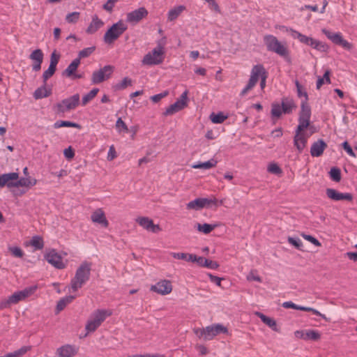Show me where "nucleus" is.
Segmentation results:
<instances>
[{"label":"nucleus","mask_w":357,"mask_h":357,"mask_svg":"<svg viewBox=\"0 0 357 357\" xmlns=\"http://www.w3.org/2000/svg\"><path fill=\"white\" fill-rule=\"evenodd\" d=\"M304 100L301 101V112L299 116L310 118L311 116V109L307 103L308 95L307 92L303 93Z\"/></svg>","instance_id":"393cba45"},{"label":"nucleus","mask_w":357,"mask_h":357,"mask_svg":"<svg viewBox=\"0 0 357 357\" xmlns=\"http://www.w3.org/2000/svg\"><path fill=\"white\" fill-rule=\"evenodd\" d=\"M50 95V91L47 90L45 84L43 86L38 88L33 93V97L36 100L48 97Z\"/></svg>","instance_id":"58836bf2"},{"label":"nucleus","mask_w":357,"mask_h":357,"mask_svg":"<svg viewBox=\"0 0 357 357\" xmlns=\"http://www.w3.org/2000/svg\"><path fill=\"white\" fill-rule=\"evenodd\" d=\"M326 148V143L321 139H318L312 144L310 154L312 157H319Z\"/></svg>","instance_id":"4be33fe9"},{"label":"nucleus","mask_w":357,"mask_h":357,"mask_svg":"<svg viewBox=\"0 0 357 357\" xmlns=\"http://www.w3.org/2000/svg\"><path fill=\"white\" fill-rule=\"evenodd\" d=\"M91 266L90 263L84 261L77 269L75 277L70 282L71 289L73 291L81 288L89 280Z\"/></svg>","instance_id":"7ed1b4c3"},{"label":"nucleus","mask_w":357,"mask_h":357,"mask_svg":"<svg viewBox=\"0 0 357 357\" xmlns=\"http://www.w3.org/2000/svg\"><path fill=\"white\" fill-rule=\"evenodd\" d=\"M45 259L52 264L53 266L58 269L65 268V264L62 261V257L59 255L55 250H52L45 255Z\"/></svg>","instance_id":"4468645a"},{"label":"nucleus","mask_w":357,"mask_h":357,"mask_svg":"<svg viewBox=\"0 0 357 357\" xmlns=\"http://www.w3.org/2000/svg\"><path fill=\"white\" fill-rule=\"evenodd\" d=\"M79 15L80 14L79 12H73V13H68L66 15V20L68 23H75L78 21Z\"/></svg>","instance_id":"603ef678"},{"label":"nucleus","mask_w":357,"mask_h":357,"mask_svg":"<svg viewBox=\"0 0 357 357\" xmlns=\"http://www.w3.org/2000/svg\"><path fill=\"white\" fill-rule=\"evenodd\" d=\"M104 24V22L95 15L92 17V21L87 27L86 32L89 34H93L96 33L100 28Z\"/></svg>","instance_id":"a878e982"},{"label":"nucleus","mask_w":357,"mask_h":357,"mask_svg":"<svg viewBox=\"0 0 357 357\" xmlns=\"http://www.w3.org/2000/svg\"><path fill=\"white\" fill-rule=\"evenodd\" d=\"M195 334L204 340H211L220 333H227V328L222 324H213L203 328H194Z\"/></svg>","instance_id":"20e7f679"},{"label":"nucleus","mask_w":357,"mask_h":357,"mask_svg":"<svg viewBox=\"0 0 357 357\" xmlns=\"http://www.w3.org/2000/svg\"><path fill=\"white\" fill-rule=\"evenodd\" d=\"M37 181L36 178H31L30 177H22L17 178L15 181V188L18 187H31L36 184Z\"/></svg>","instance_id":"c85d7f7f"},{"label":"nucleus","mask_w":357,"mask_h":357,"mask_svg":"<svg viewBox=\"0 0 357 357\" xmlns=\"http://www.w3.org/2000/svg\"><path fill=\"white\" fill-rule=\"evenodd\" d=\"M310 118L298 117V125L296 128V132H302L305 128L310 126Z\"/></svg>","instance_id":"ea45409f"},{"label":"nucleus","mask_w":357,"mask_h":357,"mask_svg":"<svg viewBox=\"0 0 357 357\" xmlns=\"http://www.w3.org/2000/svg\"><path fill=\"white\" fill-rule=\"evenodd\" d=\"M76 353L75 347L70 344L62 346L58 349L59 357H73Z\"/></svg>","instance_id":"bb28decb"},{"label":"nucleus","mask_w":357,"mask_h":357,"mask_svg":"<svg viewBox=\"0 0 357 357\" xmlns=\"http://www.w3.org/2000/svg\"><path fill=\"white\" fill-rule=\"evenodd\" d=\"M281 107L284 114H290L292 110L296 107L293 99L289 98H283L282 99Z\"/></svg>","instance_id":"cd10ccee"},{"label":"nucleus","mask_w":357,"mask_h":357,"mask_svg":"<svg viewBox=\"0 0 357 357\" xmlns=\"http://www.w3.org/2000/svg\"><path fill=\"white\" fill-rule=\"evenodd\" d=\"M19 178V174L17 172H10L0 174V188L5 186L8 188L15 187V181Z\"/></svg>","instance_id":"a211bd4d"},{"label":"nucleus","mask_w":357,"mask_h":357,"mask_svg":"<svg viewBox=\"0 0 357 357\" xmlns=\"http://www.w3.org/2000/svg\"><path fill=\"white\" fill-rule=\"evenodd\" d=\"M331 178L335 181L339 182L341 180V171L338 167H332L329 172Z\"/></svg>","instance_id":"de8ad7c7"},{"label":"nucleus","mask_w":357,"mask_h":357,"mask_svg":"<svg viewBox=\"0 0 357 357\" xmlns=\"http://www.w3.org/2000/svg\"><path fill=\"white\" fill-rule=\"evenodd\" d=\"M30 244L36 250H41L44 247L43 240L39 236H33L30 241Z\"/></svg>","instance_id":"c03bdc74"},{"label":"nucleus","mask_w":357,"mask_h":357,"mask_svg":"<svg viewBox=\"0 0 357 357\" xmlns=\"http://www.w3.org/2000/svg\"><path fill=\"white\" fill-rule=\"evenodd\" d=\"M172 290V285L169 280H163L151 287V291L161 295H167Z\"/></svg>","instance_id":"dca6fc26"},{"label":"nucleus","mask_w":357,"mask_h":357,"mask_svg":"<svg viewBox=\"0 0 357 357\" xmlns=\"http://www.w3.org/2000/svg\"><path fill=\"white\" fill-rule=\"evenodd\" d=\"M291 36L293 38H297L301 43L309 46L310 43L312 39L311 37L303 35V34L301 33L300 32L295 31V30L291 29Z\"/></svg>","instance_id":"f704fd0d"},{"label":"nucleus","mask_w":357,"mask_h":357,"mask_svg":"<svg viewBox=\"0 0 357 357\" xmlns=\"http://www.w3.org/2000/svg\"><path fill=\"white\" fill-rule=\"evenodd\" d=\"M169 94L168 91H165L162 93L151 96L150 99L154 102H158L162 98L167 96Z\"/></svg>","instance_id":"4d7b16f0"},{"label":"nucleus","mask_w":357,"mask_h":357,"mask_svg":"<svg viewBox=\"0 0 357 357\" xmlns=\"http://www.w3.org/2000/svg\"><path fill=\"white\" fill-rule=\"evenodd\" d=\"M302 236L305 240H307V241H310V243H312L313 245H314L316 246H321V243L317 238L313 237L312 236L303 234Z\"/></svg>","instance_id":"052dcab7"},{"label":"nucleus","mask_w":357,"mask_h":357,"mask_svg":"<svg viewBox=\"0 0 357 357\" xmlns=\"http://www.w3.org/2000/svg\"><path fill=\"white\" fill-rule=\"evenodd\" d=\"M209 5L211 9L214 10L217 13H220V9L218 4L215 0H205Z\"/></svg>","instance_id":"69168bd1"},{"label":"nucleus","mask_w":357,"mask_h":357,"mask_svg":"<svg viewBox=\"0 0 357 357\" xmlns=\"http://www.w3.org/2000/svg\"><path fill=\"white\" fill-rule=\"evenodd\" d=\"M212 206H218V201L216 198H197L186 204L188 210L199 211L204 208H210Z\"/></svg>","instance_id":"1a4fd4ad"},{"label":"nucleus","mask_w":357,"mask_h":357,"mask_svg":"<svg viewBox=\"0 0 357 357\" xmlns=\"http://www.w3.org/2000/svg\"><path fill=\"white\" fill-rule=\"evenodd\" d=\"M271 113L273 118L279 119L283 113L281 105L278 103H273Z\"/></svg>","instance_id":"49530a36"},{"label":"nucleus","mask_w":357,"mask_h":357,"mask_svg":"<svg viewBox=\"0 0 357 357\" xmlns=\"http://www.w3.org/2000/svg\"><path fill=\"white\" fill-rule=\"evenodd\" d=\"M264 42L268 51L275 52L284 57L288 62H290V57L287 48L282 45L275 36L266 35L264 37Z\"/></svg>","instance_id":"423d86ee"},{"label":"nucleus","mask_w":357,"mask_h":357,"mask_svg":"<svg viewBox=\"0 0 357 357\" xmlns=\"http://www.w3.org/2000/svg\"><path fill=\"white\" fill-rule=\"evenodd\" d=\"M282 307L284 308H292L298 310L305 311V312H312L314 314L320 316L322 319L328 321V318L321 312H319L316 309L310 307H304L301 305H298L294 303L291 301H287L282 303Z\"/></svg>","instance_id":"aec40b11"},{"label":"nucleus","mask_w":357,"mask_h":357,"mask_svg":"<svg viewBox=\"0 0 357 357\" xmlns=\"http://www.w3.org/2000/svg\"><path fill=\"white\" fill-rule=\"evenodd\" d=\"M261 78L260 86L263 89L266 86L267 78V72L261 64H257L252 67L250 77L245 87L241 91V96H244L247 93L252 89L257 83L259 78Z\"/></svg>","instance_id":"f257e3e1"},{"label":"nucleus","mask_w":357,"mask_h":357,"mask_svg":"<svg viewBox=\"0 0 357 357\" xmlns=\"http://www.w3.org/2000/svg\"><path fill=\"white\" fill-rule=\"evenodd\" d=\"M56 68L49 66L47 70L44 71L43 74V83L46 85L47 80L50 78L55 73Z\"/></svg>","instance_id":"3c124183"},{"label":"nucleus","mask_w":357,"mask_h":357,"mask_svg":"<svg viewBox=\"0 0 357 357\" xmlns=\"http://www.w3.org/2000/svg\"><path fill=\"white\" fill-rule=\"evenodd\" d=\"M128 29L127 25L121 20L114 24L105 33L104 41L107 44L114 43Z\"/></svg>","instance_id":"6e6552de"},{"label":"nucleus","mask_w":357,"mask_h":357,"mask_svg":"<svg viewBox=\"0 0 357 357\" xmlns=\"http://www.w3.org/2000/svg\"><path fill=\"white\" fill-rule=\"evenodd\" d=\"M9 250L14 257L21 258L24 255L23 251L19 247H10Z\"/></svg>","instance_id":"13d9d810"},{"label":"nucleus","mask_w":357,"mask_h":357,"mask_svg":"<svg viewBox=\"0 0 357 357\" xmlns=\"http://www.w3.org/2000/svg\"><path fill=\"white\" fill-rule=\"evenodd\" d=\"M31 349L30 347L24 346L22 347L20 349L6 354L5 356H0V357H22L24 356L29 349Z\"/></svg>","instance_id":"a19ab883"},{"label":"nucleus","mask_w":357,"mask_h":357,"mask_svg":"<svg viewBox=\"0 0 357 357\" xmlns=\"http://www.w3.org/2000/svg\"><path fill=\"white\" fill-rule=\"evenodd\" d=\"M99 89L98 88H94L91 91H90L87 94L84 95L82 100V105H86L89 101L93 99L97 93H98Z\"/></svg>","instance_id":"79ce46f5"},{"label":"nucleus","mask_w":357,"mask_h":357,"mask_svg":"<svg viewBox=\"0 0 357 357\" xmlns=\"http://www.w3.org/2000/svg\"><path fill=\"white\" fill-rule=\"evenodd\" d=\"M255 314L261 319V320L265 324H266L267 326H268L270 328H272V330H273L274 331H279V329L277 327V324H276V321L272 319V318H270L267 316H266L265 314H264L263 313L261 312H255Z\"/></svg>","instance_id":"c756f323"},{"label":"nucleus","mask_w":357,"mask_h":357,"mask_svg":"<svg viewBox=\"0 0 357 357\" xmlns=\"http://www.w3.org/2000/svg\"><path fill=\"white\" fill-rule=\"evenodd\" d=\"M132 79L128 77H126L123 79V80L116 84L115 86H114V89L115 90H122V89H124L126 88H127L128 86H131L132 85Z\"/></svg>","instance_id":"09e8293b"},{"label":"nucleus","mask_w":357,"mask_h":357,"mask_svg":"<svg viewBox=\"0 0 357 357\" xmlns=\"http://www.w3.org/2000/svg\"><path fill=\"white\" fill-rule=\"evenodd\" d=\"M188 253H184V252H172L171 255L174 258L177 259H182L187 261V257Z\"/></svg>","instance_id":"0e129e2a"},{"label":"nucleus","mask_w":357,"mask_h":357,"mask_svg":"<svg viewBox=\"0 0 357 357\" xmlns=\"http://www.w3.org/2000/svg\"><path fill=\"white\" fill-rule=\"evenodd\" d=\"M309 46L321 52H327L329 50V47L327 44L312 38Z\"/></svg>","instance_id":"2f4dec72"},{"label":"nucleus","mask_w":357,"mask_h":357,"mask_svg":"<svg viewBox=\"0 0 357 357\" xmlns=\"http://www.w3.org/2000/svg\"><path fill=\"white\" fill-rule=\"evenodd\" d=\"M136 222L147 231H151L153 233L161 231L160 225H155L153 221L148 217H139L136 219Z\"/></svg>","instance_id":"f3484780"},{"label":"nucleus","mask_w":357,"mask_h":357,"mask_svg":"<svg viewBox=\"0 0 357 357\" xmlns=\"http://www.w3.org/2000/svg\"><path fill=\"white\" fill-rule=\"evenodd\" d=\"M342 147L349 155L352 157H356L355 153L354 152L352 148L347 141L343 142Z\"/></svg>","instance_id":"e2e57ef3"},{"label":"nucleus","mask_w":357,"mask_h":357,"mask_svg":"<svg viewBox=\"0 0 357 357\" xmlns=\"http://www.w3.org/2000/svg\"><path fill=\"white\" fill-rule=\"evenodd\" d=\"M268 171L275 174H278L282 172L280 167L275 163L271 164L268 167Z\"/></svg>","instance_id":"bf43d9fd"},{"label":"nucleus","mask_w":357,"mask_h":357,"mask_svg":"<svg viewBox=\"0 0 357 357\" xmlns=\"http://www.w3.org/2000/svg\"><path fill=\"white\" fill-rule=\"evenodd\" d=\"M116 129L119 130V132L124 131L127 132L128 131V126L125 123V122L121 119V118H119L116 122Z\"/></svg>","instance_id":"5fc2aeb1"},{"label":"nucleus","mask_w":357,"mask_h":357,"mask_svg":"<svg viewBox=\"0 0 357 357\" xmlns=\"http://www.w3.org/2000/svg\"><path fill=\"white\" fill-rule=\"evenodd\" d=\"M62 127H72L78 129L81 128V126L79 124L68 121H57L54 124V128H60Z\"/></svg>","instance_id":"4c0bfd02"},{"label":"nucleus","mask_w":357,"mask_h":357,"mask_svg":"<svg viewBox=\"0 0 357 357\" xmlns=\"http://www.w3.org/2000/svg\"><path fill=\"white\" fill-rule=\"evenodd\" d=\"M165 38L158 41L157 47L144 55L142 63L145 66H156L162 63L165 59Z\"/></svg>","instance_id":"f03ea898"},{"label":"nucleus","mask_w":357,"mask_h":357,"mask_svg":"<svg viewBox=\"0 0 357 357\" xmlns=\"http://www.w3.org/2000/svg\"><path fill=\"white\" fill-rule=\"evenodd\" d=\"M80 97L78 93L63 99L59 102H57L54 106L55 112L58 114H64L73 109H75L79 105Z\"/></svg>","instance_id":"0eeeda50"},{"label":"nucleus","mask_w":357,"mask_h":357,"mask_svg":"<svg viewBox=\"0 0 357 357\" xmlns=\"http://www.w3.org/2000/svg\"><path fill=\"white\" fill-rule=\"evenodd\" d=\"M75 298V296H71V295L67 296H65V297L61 298L56 304V313H59V312L63 310L66 307V306L68 304L70 303Z\"/></svg>","instance_id":"473e14b6"},{"label":"nucleus","mask_w":357,"mask_h":357,"mask_svg":"<svg viewBox=\"0 0 357 357\" xmlns=\"http://www.w3.org/2000/svg\"><path fill=\"white\" fill-rule=\"evenodd\" d=\"M114 6V3L111 0H108L103 5L102 8H103V9H105L107 11L112 12Z\"/></svg>","instance_id":"774afa93"},{"label":"nucleus","mask_w":357,"mask_h":357,"mask_svg":"<svg viewBox=\"0 0 357 357\" xmlns=\"http://www.w3.org/2000/svg\"><path fill=\"white\" fill-rule=\"evenodd\" d=\"M188 91L185 90L174 104L169 105L164 112V115L169 116L183 109L187 106Z\"/></svg>","instance_id":"f8f14e48"},{"label":"nucleus","mask_w":357,"mask_h":357,"mask_svg":"<svg viewBox=\"0 0 357 357\" xmlns=\"http://www.w3.org/2000/svg\"><path fill=\"white\" fill-rule=\"evenodd\" d=\"M44 54L40 49L33 50L29 55V59L33 61L32 70L38 72L41 69Z\"/></svg>","instance_id":"412c9836"},{"label":"nucleus","mask_w":357,"mask_h":357,"mask_svg":"<svg viewBox=\"0 0 357 357\" xmlns=\"http://www.w3.org/2000/svg\"><path fill=\"white\" fill-rule=\"evenodd\" d=\"M80 64L79 59H75L66 68V69L62 73L63 76L70 77L73 76L75 73L78 66Z\"/></svg>","instance_id":"7c9ffc66"},{"label":"nucleus","mask_w":357,"mask_h":357,"mask_svg":"<svg viewBox=\"0 0 357 357\" xmlns=\"http://www.w3.org/2000/svg\"><path fill=\"white\" fill-rule=\"evenodd\" d=\"M217 160L214 159H211L206 162H199L197 164L193 165L192 166L194 169H208L213 167H215L217 165Z\"/></svg>","instance_id":"e433bc0d"},{"label":"nucleus","mask_w":357,"mask_h":357,"mask_svg":"<svg viewBox=\"0 0 357 357\" xmlns=\"http://www.w3.org/2000/svg\"><path fill=\"white\" fill-rule=\"evenodd\" d=\"M321 31L335 45H340L347 50L352 49V44L344 40L340 32L335 33L326 29H323Z\"/></svg>","instance_id":"9d476101"},{"label":"nucleus","mask_w":357,"mask_h":357,"mask_svg":"<svg viewBox=\"0 0 357 357\" xmlns=\"http://www.w3.org/2000/svg\"><path fill=\"white\" fill-rule=\"evenodd\" d=\"M60 59V54L56 53V51H54L50 56V66L56 68V66Z\"/></svg>","instance_id":"864d4df0"},{"label":"nucleus","mask_w":357,"mask_h":357,"mask_svg":"<svg viewBox=\"0 0 357 357\" xmlns=\"http://www.w3.org/2000/svg\"><path fill=\"white\" fill-rule=\"evenodd\" d=\"M185 9L184 6H178L171 9L167 14L168 20L170 22L175 20Z\"/></svg>","instance_id":"72a5a7b5"},{"label":"nucleus","mask_w":357,"mask_h":357,"mask_svg":"<svg viewBox=\"0 0 357 357\" xmlns=\"http://www.w3.org/2000/svg\"><path fill=\"white\" fill-rule=\"evenodd\" d=\"M114 71V67L110 65L96 70L92 73L91 82L94 84H100L109 79Z\"/></svg>","instance_id":"9b49d317"},{"label":"nucleus","mask_w":357,"mask_h":357,"mask_svg":"<svg viewBox=\"0 0 357 357\" xmlns=\"http://www.w3.org/2000/svg\"><path fill=\"white\" fill-rule=\"evenodd\" d=\"M96 50L95 46H92L90 47H86L79 51L78 53V57L77 59H79V61L83 58H86L89 56Z\"/></svg>","instance_id":"8fccbe9b"},{"label":"nucleus","mask_w":357,"mask_h":357,"mask_svg":"<svg viewBox=\"0 0 357 357\" xmlns=\"http://www.w3.org/2000/svg\"><path fill=\"white\" fill-rule=\"evenodd\" d=\"M91 218L93 222L100 224L104 227H107L109 225V222L105 217V213L101 208L96 210L92 213Z\"/></svg>","instance_id":"5701e85b"},{"label":"nucleus","mask_w":357,"mask_h":357,"mask_svg":"<svg viewBox=\"0 0 357 357\" xmlns=\"http://www.w3.org/2000/svg\"><path fill=\"white\" fill-rule=\"evenodd\" d=\"M148 10L144 7H140L127 14V22L132 24H137L143 18L148 15Z\"/></svg>","instance_id":"2eb2a0df"},{"label":"nucleus","mask_w":357,"mask_h":357,"mask_svg":"<svg viewBox=\"0 0 357 357\" xmlns=\"http://www.w3.org/2000/svg\"><path fill=\"white\" fill-rule=\"evenodd\" d=\"M112 314L110 310L98 309L95 310L90 316L85 329L87 332H94L107 317Z\"/></svg>","instance_id":"39448f33"},{"label":"nucleus","mask_w":357,"mask_h":357,"mask_svg":"<svg viewBox=\"0 0 357 357\" xmlns=\"http://www.w3.org/2000/svg\"><path fill=\"white\" fill-rule=\"evenodd\" d=\"M63 154L67 159H72L75 155V152L71 146H69L64 149Z\"/></svg>","instance_id":"338daca9"},{"label":"nucleus","mask_w":357,"mask_h":357,"mask_svg":"<svg viewBox=\"0 0 357 357\" xmlns=\"http://www.w3.org/2000/svg\"><path fill=\"white\" fill-rule=\"evenodd\" d=\"M326 195L328 198L335 201L347 200L352 201L353 196L351 193H342L333 188H327L326 190Z\"/></svg>","instance_id":"6ab92c4d"},{"label":"nucleus","mask_w":357,"mask_h":357,"mask_svg":"<svg viewBox=\"0 0 357 357\" xmlns=\"http://www.w3.org/2000/svg\"><path fill=\"white\" fill-rule=\"evenodd\" d=\"M32 293V288L24 289L22 291H16L8 297L6 302L3 304V307H6L7 305L16 304L18 302L24 300L26 298L29 296Z\"/></svg>","instance_id":"ddd939ff"},{"label":"nucleus","mask_w":357,"mask_h":357,"mask_svg":"<svg viewBox=\"0 0 357 357\" xmlns=\"http://www.w3.org/2000/svg\"><path fill=\"white\" fill-rule=\"evenodd\" d=\"M217 227L216 225H211L208 223L204 224H200L197 223L195 225V227L197 229L204 234H208L211 233L215 227Z\"/></svg>","instance_id":"c9c22d12"},{"label":"nucleus","mask_w":357,"mask_h":357,"mask_svg":"<svg viewBox=\"0 0 357 357\" xmlns=\"http://www.w3.org/2000/svg\"><path fill=\"white\" fill-rule=\"evenodd\" d=\"M294 144L298 151V153H301L306 146L307 137L302 132H296L294 137Z\"/></svg>","instance_id":"b1692460"},{"label":"nucleus","mask_w":357,"mask_h":357,"mask_svg":"<svg viewBox=\"0 0 357 357\" xmlns=\"http://www.w3.org/2000/svg\"><path fill=\"white\" fill-rule=\"evenodd\" d=\"M321 337L320 333L314 330L305 331V340H314L317 341Z\"/></svg>","instance_id":"37998d69"},{"label":"nucleus","mask_w":357,"mask_h":357,"mask_svg":"<svg viewBox=\"0 0 357 357\" xmlns=\"http://www.w3.org/2000/svg\"><path fill=\"white\" fill-rule=\"evenodd\" d=\"M288 242L295 246L297 249L301 250L303 243L298 238L289 237Z\"/></svg>","instance_id":"6e6d98bb"},{"label":"nucleus","mask_w":357,"mask_h":357,"mask_svg":"<svg viewBox=\"0 0 357 357\" xmlns=\"http://www.w3.org/2000/svg\"><path fill=\"white\" fill-rule=\"evenodd\" d=\"M227 116L224 115L222 112H219L218 114L213 112L210 115V119L213 123H222L225 119H227Z\"/></svg>","instance_id":"a18cd8bd"},{"label":"nucleus","mask_w":357,"mask_h":357,"mask_svg":"<svg viewBox=\"0 0 357 357\" xmlns=\"http://www.w3.org/2000/svg\"><path fill=\"white\" fill-rule=\"evenodd\" d=\"M204 267H207L211 269H217L219 267V264L217 261L207 259L204 264Z\"/></svg>","instance_id":"680f3d73"}]
</instances>
